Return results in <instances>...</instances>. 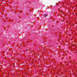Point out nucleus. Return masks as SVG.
<instances>
[{"instance_id": "1", "label": "nucleus", "mask_w": 77, "mask_h": 77, "mask_svg": "<svg viewBox=\"0 0 77 77\" xmlns=\"http://www.w3.org/2000/svg\"><path fill=\"white\" fill-rule=\"evenodd\" d=\"M48 16V14H44V16L45 17H47Z\"/></svg>"}]
</instances>
